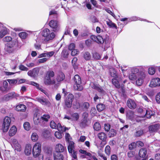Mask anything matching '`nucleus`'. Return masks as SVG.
I'll return each mask as SVG.
<instances>
[{"instance_id": "nucleus-1", "label": "nucleus", "mask_w": 160, "mask_h": 160, "mask_svg": "<svg viewBox=\"0 0 160 160\" xmlns=\"http://www.w3.org/2000/svg\"><path fill=\"white\" fill-rule=\"evenodd\" d=\"M41 145L39 142L36 143L33 146L32 153L35 158L38 157L39 160H43V156L41 154Z\"/></svg>"}, {"instance_id": "nucleus-2", "label": "nucleus", "mask_w": 160, "mask_h": 160, "mask_svg": "<svg viewBox=\"0 0 160 160\" xmlns=\"http://www.w3.org/2000/svg\"><path fill=\"white\" fill-rule=\"evenodd\" d=\"M42 35L44 37L43 40V42L44 43L52 40L55 36L54 33L48 28L44 29L42 32Z\"/></svg>"}, {"instance_id": "nucleus-3", "label": "nucleus", "mask_w": 160, "mask_h": 160, "mask_svg": "<svg viewBox=\"0 0 160 160\" xmlns=\"http://www.w3.org/2000/svg\"><path fill=\"white\" fill-rule=\"evenodd\" d=\"M74 82V88L75 90L81 91L83 89V87L81 85L82 82L80 77L78 75H76L73 79Z\"/></svg>"}, {"instance_id": "nucleus-4", "label": "nucleus", "mask_w": 160, "mask_h": 160, "mask_svg": "<svg viewBox=\"0 0 160 160\" xmlns=\"http://www.w3.org/2000/svg\"><path fill=\"white\" fill-rule=\"evenodd\" d=\"M11 122V120L9 117H6L4 118L2 126V128L3 132H7L8 131Z\"/></svg>"}, {"instance_id": "nucleus-5", "label": "nucleus", "mask_w": 160, "mask_h": 160, "mask_svg": "<svg viewBox=\"0 0 160 160\" xmlns=\"http://www.w3.org/2000/svg\"><path fill=\"white\" fill-rule=\"evenodd\" d=\"M137 76L136 84L138 86H141L143 83L144 79L145 77V74L143 72H138Z\"/></svg>"}, {"instance_id": "nucleus-6", "label": "nucleus", "mask_w": 160, "mask_h": 160, "mask_svg": "<svg viewBox=\"0 0 160 160\" xmlns=\"http://www.w3.org/2000/svg\"><path fill=\"white\" fill-rule=\"evenodd\" d=\"M50 126L52 129H57L61 132H63L66 131L67 128L66 127H62L61 124L58 123L57 125L53 121H52L50 122Z\"/></svg>"}, {"instance_id": "nucleus-7", "label": "nucleus", "mask_w": 160, "mask_h": 160, "mask_svg": "<svg viewBox=\"0 0 160 160\" xmlns=\"http://www.w3.org/2000/svg\"><path fill=\"white\" fill-rule=\"evenodd\" d=\"M74 96L72 94H69L65 100L66 107L67 108H70L72 107V102L73 100Z\"/></svg>"}, {"instance_id": "nucleus-8", "label": "nucleus", "mask_w": 160, "mask_h": 160, "mask_svg": "<svg viewBox=\"0 0 160 160\" xmlns=\"http://www.w3.org/2000/svg\"><path fill=\"white\" fill-rule=\"evenodd\" d=\"M17 44L16 41H13L8 43L5 47V49L6 51L11 53L13 52L15 49V45Z\"/></svg>"}, {"instance_id": "nucleus-9", "label": "nucleus", "mask_w": 160, "mask_h": 160, "mask_svg": "<svg viewBox=\"0 0 160 160\" xmlns=\"http://www.w3.org/2000/svg\"><path fill=\"white\" fill-rule=\"evenodd\" d=\"M12 146L15 150L20 151L21 148V145L18 143L17 140L15 139H12Z\"/></svg>"}, {"instance_id": "nucleus-10", "label": "nucleus", "mask_w": 160, "mask_h": 160, "mask_svg": "<svg viewBox=\"0 0 160 160\" xmlns=\"http://www.w3.org/2000/svg\"><path fill=\"white\" fill-rule=\"evenodd\" d=\"M149 85L151 87H155L160 86V79L158 78H156L152 79Z\"/></svg>"}, {"instance_id": "nucleus-11", "label": "nucleus", "mask_w": 160, "mask_h": 160, "mask_svg": "<svg viewBox=\"0 0 160 160\" xmlns=\"http://www.w3.org/2000/svg\"><path fill=\"white\" fill-rule=\"evenodd\" d=\"M18 94L16 93L15 92H11L5 95L3 98L5 100L8 101L13 98L18 97Z\"/></svg>"}, {"instance_id": "nucleus-12", "label": "nucleus", "mask_w": 160, "mask_h": 160, "mask_svg": "<svg viewBox=\"0 0 160 160\" xmlns=\"http://www.w3.org/2000/svg\"><path fill=\"white\" fill-rule=\"evenodd\" d=\"M37 101L40 103L42 105H46L49 107L51 105V104L48 100L43 98H37Z\"/></svg>"}, {"instance_id": "nucleus-13", "label": "nucleus", "mask_w": 160, "mask_h": 160, "mask_svg": "<svg viewBox=\"0 0 160 160\" xmlns=\"http://www.w3.org/2000/svg\"><path fill=\"white\" fill-rule=\"evenodd\" d=\"M90 38L92 40L98 43H102L104 42L103 38L99 35L96 36L94 35H92L91 36Z\"/></svg>"}, {"instance_id": "nucleus-14", "label": "nucleus", "mask_w": 160, "mask_h": 160, "mask_svg": "<svg viewBox=\"0 0 160 160\" xmlns=\"http://www.w3.org/2000/svg\"><path fill=\"white\" fill-rule=\"evenodd\" d=\"M127 105L131 109H134L136 107V105L135 101L131 99H129L127 100Z\"/></svg>"}, {"instance_id": "nucleus-15", "label": "nucleus", "mask_w": 160, "mask_h": 160, "mask_svg": "<svg viewBox=\"0 0 160 160\" xmlns=\"http://www.w3.org/2000/svg\"><path fill=\"white\" fill-rule=\"evenodd\" d=\"M149 131L151 132H157L160 128V125L158 124H156L150 126L149 127Z\"/></svg>"}, {"instance_id": "nucleus-16", "label": "nucleus", "mask_w": 160, "mask_h": 160, "mask_svg": "<svg viewBox=\"0 0 160 160\" xmlns=\"http://www.w3.org/2000/svg\"><path fill=\"white\" fill-rule=\"evenodd\" d=\"M39 72V70L38 68H34L32 70L29 71L28 72V76L33 77H35L38 76Z\"/></svg>"}, {"instance_id": "nucleus-17", "label": "nucleus", "mask_w": 160, "mask_h": 160, "mask_svg": "<svg viewBox=\"0 0 160 160\" xmlns=\"http://www.w3.org/2000/svg\"><path fill=\"white\" fill-rule=\"evenodd\" d=\"M2 27V28L0 31V38H2L6 34H9L10 32L9 30L6 27H3V25Z\"/></svg>"}, {"instance_id": "nucleus-18", "label": "nucleus", "mask_w": 160, "mask_h": 160, "mask_svg": "<svg viewBox=\"0 0 160 160\" xmlns=\"http://www.w3.org/2000/svg\"><path fill=\"white\" fill-rule=\"evenodd\" d=\"M147 150L145 148L141 149L139 152V156L140 157L145 158L147 157Z\"/></svg>"}, {"instance_id": "nucleus-19", "label": "nucleus", "mask_w": 160, "mask_h": 160, "mask_svg": "<svg viewBox=\"0 0 160 160\" xmlns=\"http://www.w3.org/2000/svg\"><path fill=\"white\" fill-rule=\"evenodd\" d=\"M51 78L46 76L44 80L45 84L47 85H51L55 84V80Z\"/></svg>"}, {"instance_id": "nucleus-20", "label": "nucleus", "mask_w": 160, "mask_h": 160, "mask_svg": "<svg viewBox=\"0 0 160 160\" xmlns=\"http://www.w3.org/2000/svg\"><path fill=\"white\" fill-rule=\"evenodd\" d=\"M145 116L148 118H151V116L153 115L154 114V112L151 110L149 109H147L144 110V112Z\"/></svg>"}, {"instance_id": "nucleus-21", "label": "nucleus", "mask_w": 160, "mask_h": 160, "mask_svg": "<svg viewBox=\"0 0 160 160\" xmlns=\"http://www.w3.org/2000/svg\"><path fill=\"white\" fill-rule=\"evenodd\" d=\"M49 26L53 29H55V30H53L54 31H56L57 29L58 26V22L54 20H51L49 23Z\"/></svg>"}, {"instance_id": "nucleus-22", "label": "nucleus", "mask_w": 160, "mask_h": 160, "mask_svg": "<svg viewBox=\"0 0 160 160\" xmlns=\"http://www.w3.org/2000/svg\"><path fill=\"white\" fill-rule=\"evenodd\" d=\"M90 86L92 88L97 90L100 92L102 93L104 92L103 89L99 85L95 84L93 83L91 84Z\"/></svg>"}, {"instance_id": "nucleus-23", "label": "nucleus", "mask_w": 160, "mask_h": 160, "mask_svg": "<svg viewBox=\"0 0 160 160\" xmlns=\"http://www.w3.org/2000/svg\"><path fill=\"white\" fill-rule=\"evenodd\" d=\"M32 146L31 144H28L26 145L25 149V153L27 155H30L32 152Z\"/></svg>"}, {"instance_id": "nucleus-24", "label": "nucleus", "mask_w": 160, "mask_h": 160, "mask_svg": "<svg viewBox=\"0 0 160 160\" xmlns=\"http://www.w3.org/2000/svg\"><path fill=\"white\" fill-rule=\"evenodd\" d=\"M54 160H63V157L62 155L59 152H56L54 154Z\"/></svg>"}, {"instance_id": "nucleus-25", "label": "nucleus", "mask_w": 160, "mask_h": 160, "mask_svg": "<svg viewBox=\"0 0 160 160\" xmlns=\"http://www.w3.org/2000/svg\"><path fill=\"white\" fill-rule=\"evenodd\" d=\"M8 83L6 81H4L3 82V86L0 87V90L2 92H7L8 90Z\"/></svg>"}, {"instance_id": "nucleus-26", "label": "nucleus", "mask_w": 160, "mask_h": 160, "mask_svg": "<svg viewBox=\"0 0 160 160\" xmlns=\"http://www.w3.org/2000/svg\"><path fill=\"white\" fill-rule=\"evenodd\" d=\"M26 109L25 106L22 104L18 105L16 107V110L18 111L24 112Z\"/></svg>"}, {"instance_id": "nucleus-27", "label": "nucleus", "mask_w": 160, "mask_h": 160, "mask_svg": "<svg viewBox=\"0 0 160 160\" xmlns=\"http://www.w3.org/2000/svg\"><path fill=\"white\" fill-rule=\"evenodd\" d=\"M55 149L57 152H62L64 150V148L61 144H58L56 145Z\"/></svg>"}, {"instance_id": "nucleus-28", "label": "nucleus", "mask_w": 160, "mask_h": 160, "mask_svg": "<svg viewBox=\"0 0 160 160\" xmlns=\"http://www.w3.org/2000/svg\"><path fill=\"white\" fill-rule=\"evenodd\" d=\"M65 78L64 74L62 72H59L58 74L56 79L58 82L63 81Z\"/></svg>"}, {"instance_id": "nucleus-29", "label": "nucleus", "mask_w": 160, "mask_h": 160, "mask_svg": "<svg viewBox=\"0 0 160 160\" xmlns=\"http://www.w3.org/2000/svg\"><path fill=\"white\" fill-rule=\"evenodd\" d=\"M17 131L16 127L14 126H12L9 131V135L10 136H12L16 133Z\"/></svg>"}, {"instance_id": "nucleus-30", "label": "nucleus", "mask_w": 160, "mask_h": 160, "mask_svg": "<svg viewBox=\"0 0 160 160\" xmlns=\"http://www.w3.org/2000/svg\"><path fill=\"white\" fill-rule=\"evenodd\" d=\"M40 118V121H42V123H43L44 122H48L50 118V116L48 114H45L41 117Z\"/></svg>"}, {"instance_id": "nucleus-31", "label": "nucleus", "mask_w": 160, "mask_h": 160, "mask_svg": "<svg viewBox=\"0 0 160 160\" xmlns=\"http://www.w3.org/2000/svg\"><path fill=\"white\" fill-rule=\"evenodd\" d=\"M98 138L103 141H105L107 138L106 134L104 132H100L98 134Z\"/></svg>"}, {"instance_id": "nucleus-32", "label": "nucleus", "mask_w": 160, "mask_h": 160, "mask_svg": "<svg viewBox=\"0 0 160 160\" xmlns=\"http://www.w3.org/2000/svg\"><path fill=\"white\" fill-rule=\"evenodd\" d=\"M143 134V130L142 129H138L134 134L136 137H139L142 135Z\"/></svg>"}, {"instance_id": "nucleus-33", "label": "nucleus", "mask_w": 160, "mask_h": 160, "mask_svg": "<svg viewBox=\"0 0 160 160\" xmlns=\"http://www.w3.org/2000/svg\"><path fill=\"white\" fill-rule=\"evenodd\" d=\"M74 143L72 142H70L69 143V145L68 146V149L69 153H72L74 151L73 149L74 147Z\"/></svg>"}, {"instance_id": "nucleus-34", "label": "nucleus", "mask_w": 160, "mask_h": 160, "mask_svg": "<svg viewBox=\"0 0 160 160\" xmlns=\"http://www.w3.org/2000/svg\"><path fill=\"white\" fill-rule=\"evenodd\" d=\"M110 73L111 76L113 77L116 78H118V76L116 71L113 68H110L109 69Z\"/></svg>"}, {"instance_id": "nucleus-35", "label": "nucleus", "mask_w": 160, "mask_h": 160, "mask_svg": "<svg viewBox=\"0 0 160 160\" xmlns=\"http://www.w3.org/2000/svg\"><path fill=\"white\" fill-rule=\"evenodd\" d=\"M106 23L107 25L110 28H114L116 29L117 28V27L116 24L112 22L109 19L108 20L106 21Z\"/></svg>"}, {"instance_id": "nucleus-36", "label": "nucleus", "mask_w": 160, "mask_h": 160, "mask_svg": "<svg viewBox=\"0 0 160 160\" xmlns=\"http://www.w3.org/2000/svg\"><path fill=\"white\" fill-rule=\"evenodd\" d=\"M105 105L102 104H98L97 106V110L99 112L102 111L105 108Z\"/></svg>"}, {"instance_id": "nucleus-37", "label": "nucleus", "mask_w": 160, "mask_h": 160, "mask_svg": "<svg viewBox=\"0 0 160 160\" xmlns=\"http://www.w3.org/2000/svg\"><path fill=\"white\" fill-rule=\"evenodd\" d=\"M33 121L34 124L36 125L38 124L39 123L41 124L42 123V121H40L41 118H39L37 115L35 116V115L33 117Z\"/></svg>"}, {"instance_id": "nucleus-38", "label": "nucleus", "mask_w": 160, "mask_h": 160, "mask_svg": "<svg viewBox=\"0 0 160 160\" xmlns=\"http://www.w3.org/2000/svg\"><path fill=\"white\" fill-rule=\"evenodd\" d=\"M38 138L37 133L35 132L33 133L31 136V139L33 142L37 141L38 140Z\"/></svg>"}, {"instance_id": "nucleus-39", "label": "nucleus", "mask_w": 160, "mask_h": 160, "mask_svg": "<svg viewBox=\"0 0 160 160\" xmlns=\"http://www.w3.org/2000/svg\"><path fill=\"white\" fill-rule=\"evenodd\" d=\"M83 58L86 60H89L90 59L91 56L89 52H87L84 53Z\"/></svg>"}, {"instance_id": "nucleus-40", "label": "nucleus", "mask_w": 160, "mask_h": 160, "mask_svg": "<svg viewBox=\"0 0 160 160\" xmlns=\"http://www.w3.org/2000/svg\"><path fill=\"white\" fill-rule=\"evenodd\" d=\"M138 72L132 73H131L129 76V78L130 79L134 80L136 79L137 78Z\"/></svg>"}, {"instance_id": "nucleus-41", "label": "nucleus", "mask_w": 160, "mask_h": 160, "mask_svg": "<svg viewBox=\"0 0 160 160\" xmlns=\"http://www.w3.org/2000/svg\"><path fill=\"white\" fill-rule=\"evenodd\" d=\"M54 76V72L53 71L49 70L48 71L46 74V77L52 78Z\"/></svg>"}, {"instance_id": "nucleus-42", "label": "nucleus", "mask_w": 160, "mask_h": 160, "mask_svg": "<svg viewBox=\"0 0 160 160\" xmlns=\"http://www.w3.org/2000/svg\"><path fill=\"white\" fill-rule=\"evenodd\" d=\"M93 128L96 131H99L101 129V127L99 123L98 122H96L94 125Z\"/></svg>"}, {"instance_id": "nucleus-43", "label": "nucleus", "mask_w": 160, "mask_h": 160, "mask_svg": "<svg viewBox=\"0 0 160 160\" xmlns=\"http://www.w3.org/2000/svg\"><path fill=\"white\" fill-rule=\"evenodd\" d=\"M155 72V69L153 67H151L148 68V72L149 74L152 75L154 74Z\"/></svg>"}, {"instance_id": "nucleus-44", "label": "nucleus", "mask_w": 160, "mask_h": 160, "mask_svg": "<svg viewBox=\"0 0 160 160\" xmlns=\"http://www.w3.org/2000/svg\"><path fill=\"white\" fill-rule=\"evenodd\" d=\"M28 34L25 32H21L19 33V36L22 39H25L27 37Z\"/></svg>"}, {"instance_id": "nucleus-45", "label": "nucleus", "mask_w": 160, "mask_h": 160, "mask_svg": "<svg viewBox=\"0 0 160 160\" xmlns=\"http://www.w3.org/2000/svg\"><path fill=\"white\" fill-rule=\"evenodd\" d=\"M112 82L113 84L117 88H119L120 87L118 81L115 78L112 79Z\"/></svg>"}, {"instance_id": "nucleus-46", "label": "nucleus", "mask_w": 160, "mask_h": 160, "mask_svg": "<svg viewBox=\"0 0 160 160\" xmlns=\"http://www.w3.org/2000/svg\"><path fill=\"white\" fill-rule=\"evenodd\" d=\"M23 127L26 130H29L30 128V126L29 122H25L23 124Z\"/></svg>"}, {"instance_id": "nucleus-47", "label": "nucleus", "mask_w": 160, "mask_h": 160, "mask_svg": "<svg viewBox=\"0 0 160 160\" xmlns=\"http://www.w3.org/2000/svg\"><path fill=\"white\" fill-rule=\"evenodd\" d=\"M116 134V132L115 130L111 129L109 133V137H113L115 136Z\"/></svg>"}, {"instance_id": "nucleus-48", "label": "nucleus", "mask_w": 160, "mask_h": 160, "mask_svg": "<svg viewBox=\"0 0 160 160\" xmlns=\"http://www.w3.org/2000/svg\"><path fill=\"white\" fill-rule=\"evenodd\" d=\"M88 122L87 119H84L81 123L80 125L83 127H84L88 125Z\"/></svg>"}, {"instance_id": "nucleus-49", "label": "nucleus", "mask_w": 160, "mask_h": 160, "mask_svg": "<svg viewBox=\"0 0 160 160\" xmlns=\"http://www.w3.org/2000/svg\"><path fill=\"white\" fill-rule=\"evenodd\" d=\"M72 51L71 55L73 56L78 54L79 52V50L77 49H74Z\"/></svg>"}, {"instance_id": "nucleus-50", "label": "nucleus", "mask_w": 160, "mask_h": 160, "mask_svg": "<svg viewBox=\"0 0 160 160\" xmlns=\"http://www.w3.org/2000/svg\"><path fill=\"white\" fill-rule=\"evenodd\" d=\"M49 57V52H46L42 53L39 55L38 56L39 58H41L42 57Z\"/></svg>"}, {"instance_id": "nucleus-51", "label": "nucleus", "mask_w": 160, "mask_h": 160, "mask_svg": "<svg viewBox=\"0 0 160 160\" xmlns=\"http://www.w3.org/2000/svg\"><path fill=\"white\" fill-rule=\"evenodd\" d=\"M105 151L106 153L108 155H109L110 153V147L109 146H106Z\"/></svg>"}, {"instance_id": "nucleus-52", "label": "nucleus", "mask_w": 160, "mask_h": 160, "mask_svg": "<svg viewBox=\"0 0 160 160\" xmlns=\"http://www.w3.org/2000/svg\"><path fill=\"white\" fill-rule=\"evenodd\" d=\"M75 44L74 43H71L69 44L68 47V49L69 50L72 51L75 48Z\"/></svg>"}, {"instance_id": "nucleus-53", "label": "nucleus", "mask_w": 160, "mask_h": 160, "mask_svg": "<svg viewBox=\"0 0 160 160\" xmlns=\"http://www.w3.org/2000/svg\"><path fill=\"white\" fill-rule=\"evenodd\" d=\"M29 84L31 85L36 87L38 89H39L40 87L39 85L35 82L32 81L30 82H29Z\"/></svg>"}, {"instance_id": "nucleus-54", "label": "nucleus", "mask_w": 160, "mask_h": 160, "mask_svg": "<svg viewBox=\"0 0 160 160\" xmlns=\"http://www.w3.org/2000/svg\"><path fill=\"white\" fill-rule=\"evenodd\" d=\"M29 84L31 85L36 87L38 89H39L40 87L39 85L35 82L32 81L30 82H29Z\"/></svg>"}, {"instance_id": "nucleus-55", "label": "nucleus", "mask_w": 160, "mask_h": 160, "mask_svg": "<svg viewBox=\"0 0 160 160\" xmlns=\"http://www.w3.org/2000/svg\"><path fill=\"white\" fill-rule=\"evenodd\" d=\"M29 84L31 85L36 87L38 89H39L40 87L39 85L35 82L32 81L30 82H29Z\"/></svg>"}, {"instance_id": "nucleus-56", "label": "nucleus", "mask_w": 160, "mask_h": 160, "mask_svg": "<svg viewBox=\"0 0 160 160\" xmlns=\"http://www.w3.org/2000/svg\"><path fill=\"white\" fill-rule=\"evenodd\" d=\"M29 84L31 85L36 87L38 89H39L40 87L39 85L35 82L32 81L30 82H29Z\"/></svg>"}, {"instance_id": "nucleus-57", "label": "nucleus", "mask_w": 160, "mask_h": 160, "mask_svg": "<svg viewBox=\"0 0 160 160\" xmlns=\"http://www.w3.org/2000/svg\"><path fill=\"white\" fill-rule=\"evenodd\" d=\"M12 39V38L8 36L5 37L3 39V40L5 42H9L11 41Z\"/></svg>"}, {"instance_id": "nucleus-58", "label": "nucleus", "mask_w": 160, "mask_h": 160, "mask_svg": "<svg viewBox=\"0 0 160 160\" xmlns=\"http://www.w3.org/2000/svg\"><path fill=\"white\" fill-rule=\"evenodd\" d=\"M55 136L58 139H60L62 138V135L61 133L58 132H55Z\"/></svg>"}, {"instance_id": "nucleus-59", "label": "nucleus", "mask_w": 160, "mask_h": 160, "mask_svg": "<svg viewBox=\"0 0 160 160\" xmlns=\"http://www.w3.org/2000/svg\"><path fill=\"white\" fill-rule=\"evenodd\" d=\"M110 128V125L108 124H104V129L106 131H108L109 130Z\"/></svg>"}, {"instance_id": "nucleus-60", "label": "nucleus", "mask_w": 160, "mask_h": 160, "mask_svg": "<svg viewBox=\"0 0 160 160\" xmlns=\"http://www.w3.org/2000/svg\"><path fill=\"white\" fill-rule=\"evenodd\" d=\"M19 68L22 71H27L28 70V68L22 65H21L19 66Z\"/></svg>"}, {"instance_id": "nucleus-61", "label": "nucleus", "mask_w": 160, "mask_h": 160, "mask_svg": "<svg viewBox=\"0 0 160 160\" xmlns=\"http://www.w3.org/2000/svg\"><path fill=\"white\" fill-rule=\"evenodd\" d=\"M136 143L134 142L132 143H131L129 145V148L130 150H132L134 148L136 145Z\"/></svg>"}, {"instance_id": "nucleus-62", "label": "nucleus", "mask_w": 160, "mask_h": 160, "mask_svg": "<svg viewBox=\"0 0 160 160\" xmlns=\"http://www.w3.org/2000/svg\"><path fill=\"white\" fill-rule=\"evenodd\" d=\"M156 102L158 103H160V92L158 93L156 97Z\"/></svg>"}, {"instance_id": "nucleus-63", "label": "nucleus", "mask_w": 160, "mask_h": 160, "mask_svg": "<svg viewBox=\"0 0 160 160\" xmlns=\"http://www.w3.org/2000/svg\"><path fill=\"white\" fill-rule=\"evenodd\" d=\"M98 153L99 156L101 157L104 160H107V157H106L105 155L102 153H100V151H98Z\"/></svg>"}, {"instance_id": "nucleus-64", "label": "nucleus", "mask_w": 160, "mask_h": 160, "mask_svg": "<svg viewBox=\"0 0 160 160\" xmlns=\"http://www.w3.org/2000/svg\"><path fill=\"white\" fill-rule=\"evenodd\" d=\"M62 55L64 57L66 58L68 55V53L66 50H64L62 52Z\"/></svg>"}]
</instances>
